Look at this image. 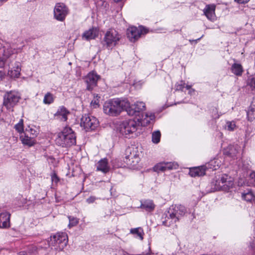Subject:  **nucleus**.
I'll list each match as a JSON object with an SVG mask.
<instances>
[{"mask_svg": "<svg viewBox=\"0 0 255 255\" xmlns=\"http://www.w3.org/2000/svg\"><path fill=\"white\" fill-rule=\"evenodd\" d=\"M55 142L56 145L63 147L71 146L76 143L75 134L71 128L65 127L56 134Z\"/></svg>", "mask_w": 255, "mask_h": 255, "instance_id": "obj_1", "label": "nucleus"}, {"mask_svg": "<svg viewBox=\"0 0 255 255\" xmlns=\"http://www.w3.org/2000/svg\"><path fill=\"white\" fill-rule=\"evenodd\" d=\"M233 186V178L225 174L216 176L211 183V188L214 191H228Z\"/></svg>", "mask_w": 255, "mask_h": 255, "instance_id": "obj_2", "label": "nucleus"}, {"mask_svg": "<svg viewBox=\"0 0 255 255\" xmlns=\"http://www.w3.org/2000/svg\"><path fill=\"white\" fill-rule=\"evenodd\" d=\"M68 241V236L66 233H58L50 237L48 240V244L52 250L59 251L66 246Z\"/></svg>", "mask_w": 255, "mask_h": 255, "instance_id": "obj_3", "label": "nucleus"}, {"mask_svg": "<svg viewBox=\"0 0 255 255\" xmlns=\"http://www.w3.org/2000/svg\"><path fill=\"white\" fill-rule=\"evenodd\" d=\"M139 128V120L129 119L123 121L120 126V132L126 137L132 136Z\"/></svg>", "mask_w": 255, "mask_h": 255, "instance_id": "obj_4", "label": "nucleus"}, {"mask_svg": "<svg viewBox=\"0 0 255 255\" xmlns=\"http://www.w3.org/2000/svg\"><path fill=\"white\" fill-rule=\"evenodd\" d=\"M125 163L129 167H136L140 161L139 153L137 148L134 146H128L126 150Z\"/></svg>", "mask_w": 255, "mask_h": 255, "instance_id": "obj_5", "label": "nucleus"}, {"mask_svg": "<svg viewBox=\"0 0 255 255\" xmlns=\"http://www.w3.org/2000/svg\"><path fill=\"white\" fill-rule=\"evenodd\" d=\"M20 99L19 94L14 91L5 93L3 96V105L9 111H13V107L16 106Z\"/></svg>", "mask_w": 255, "mask_h": 255, "instance_id": "obj_6", "label": "nucleus"}, {"mask_svg": "<svg viewBox=\"0 0 255 255\" xmlns=\"http://www.w3.org/2000/svg\"><path fill=\"white\" fill-rule=\"evenodd\" d=\"M121 35L114 29H109L105 33L103 39V44L109 49H112L118 43Z\"/></svg>", "mask_w": 255, "mask_h": 255, "instance_id": "obj_7", "label": "nucleus"}, {"mask_svg": "<svg viewBox=\"0 0 255 255\" xmlns=\"http://www.w3.org/2000/svg\"><path fill=\"white\" fill-rule=\"evenodd\" d=\"M119 99L109 100L105 103L103 110L105 114L112 116H116L121 113V108L119 106Z\"/></svg>", "mask_w": 255, "mask_h": 255, "instance_id": "obj_8", "label": "nucleus"}, {"mask_svg": "<svg viewBox=\"0 0 255 255\" xmlns=\"http://www.w3.org/2000/svg\"><path fill=\"white\" fill-rule=\"evenodd\" d=\"M98 125L99 122L98 120L89 114H85L81 118L80 126L86 131L94 130Z\"/></svg>", "mask_w": 255, "mask_h": 255, "instance_id": "obj_9", "label": "nucleus"}, {"mask_svg": "<svg viewBox=\"0 0 255 255\" xmlns=\"http://www.w3.org/2000/svg\"><path fill=\"white\" fill-rule=\"evenodd\" d=\"M68 9L63 3H57L54 8V17L57 20L63 21L68 14Z\"/></svg>", "mask_w": 255, "mask_h": 255, "instance_id": "obj_10", "label": "nucleus"}, {"mask_svg": "<svg viewBox=\"0 0 255 255\" xmlns=\"http://www.w3.org/2000/svg\"><path fill=\"white\" fill-rule=\"evenodd\" d=\"M147 32V30L143 27L137 28L135 26H131L127 29V34L130 41L134 42L140 37L141 34H145Z\"/></svg>", "mask_w": 255, "mask_h": 255, "instance_id": "obj_11", "label": "nucleus"}, {"mask_svg": "<svg viewBox=\"0 0 255 255\" xmlns=\"http://www.w3.org/2000/svg\"><path fill=\"white\" fill-rule=\"evenodd\" d=\"M186 213V209L182 205H172L168 211V214L172 217H174V220L178 221L180 218L184 216Z\"/></svg>", "mask_w": 255, "mask_h": 255, "instance_id": "obj_12", "label": "nucleus"}, {"mask_svg": "<svg viewBox=\"0 0 255 255\" xmlns=\"http://www.w3.org/2000/svg\"><path fill=\"white\" fill-rule=\"evenodd\" d=\"M145 109V105L142 102H137L131 105L130 108L128 110V114L129 116H139L140 112Z\"/></svg>", "mask_w": 255, "mask_h": 255, "instance_id": "obj_13", "label": "nucleus"}, {"mask_svg": "<svg viewBox=\"0 0 255 255\" xmlns=\"http://www.w3.org/2000/svg\"><path fill=\"white\" fill-rule=\"evenodd\" d=\"M100 76L94 72H90L85 77V82L87 83V89L92 90L97 85V82Z\"/></svg>", "mask_w": 255, "mask_h": 255, "instance_id": "obj_14", "label": "nucleus"}, {"mask_svg": "<svg viewBox=\"0 0 255 255\" xmlns=\"http://www.w3.org/2000/svg\"><path fill=\"white\" fill-rule=\"evenodd\" d=\"M215 9V4H207L203 10L204 14L209 20L214 21L216 18Z\"/></svg>", "mask_w": 255, "mask_h": 255, "instance_id": "obj_15", "label": "nucleus"}, {"mask_svg": "<svg viewBox=\"0 0 255 255\" xmlns=\"http://www.w3.org/2000/svg\"><path fill=\"white\" fill-rule=\"evenodd\" d=\"M10 214L7 212L0 214V228L7 229L10 227Z\"/></svg>", "mask_w": 255, "mask_h": 255, "instance_id": "obj_16", "label": "nucleus"}, {"mask_svg": "<svg viewBox=\"0 0 255 255\" xmlns=\"http://www.w3.org/2000/svg\"><path fill=\"white\" fill-rule=\"evenodd\" d=\"M70 114V112L65 107L61 106L54 114V117L61 121L65 122L67 120V117Z\"/></svg>", "mask_w": 255, "mask_h": 255, "instance_id": "obj_17", "label": "nucleus"}, {"mask_svg": "<svg viewBox=\"0 0 255 255\" xmlns=\"http://www.w3.org/2000/svg\"><path fill=\"white\" fill-rule=\"evenodd\" d=\"M154 119V115L151 113H144L141 115V118H137L136 121L139 120V127H145L147 126L150 122Z\"/></svg>", "mask_w": 255, "mask_h": 255, "instance_id": "obj_18", "label": "nucleus"}, {"mask_svg": "<svg viewBox=\"0 0 255 255\" xmlns=\"http://www.w3.org/2000/svg\"><path fill=\"white\" fill-rule=\"evenodd\" d=\"M207 167L206 166H201L192 168L190 169L189 174L191 177H199L205 174Z\"/></svg>", "mask_w": 255, "mask_h": 255, "instance_id": "obj_19", "label": "nucleus"}, {"mask_svg": "<svg viewBox=\"0 0 255 255\" xmlns=\"http://www.w3.org/2000/svg\"><path fill=\"white\" fill-rule=\"evenodd\" d=\"M97 170L100 171L104 173L109 171L110 167L108 163V161L106 158L101 159L97 164Z\"/></svg>", "mask_w": 255, "mask_h": 255, "instance_id": "obj_20", "label": "nucleus"}, {"mask_svg": "<svg viewBox=\"0 0 255 255\" xmlns=\"http://www.w3.org/2000/svg\"><path fill=\"white\" fill-rule=\"evenodd\" d=\"M99 31L96 28H92L84 32L82 35L83 38L89 40L95 39L98 36Z\"/></svg>", "mask_w": 255, "mask_h": 255, "instance_id": "obj_21", "label": "nucleus"}, {"mask_svg": "<svg viewBox=\"0 0 255 255\" xmlns=\"http://www.w3.org/2000/svg\"><path fill=\"white\" fill-rule=\"evenodd\" d=\"M20 139L22 143L29 147L33 146L36 143V140L34 137H29L26 133L21 135L20 136Z\"/></svg>", "mask_w": 255, "mask_h": 255, "instance_id": "obj_22", "label": "nucleus"}, {"mask_svg": "<svg viewBox=\"0 0 255 255\" xmlns=\"http://www.w3.org/2000/svg\"><path fill=\"white\" fill-rule=\"evenodd\" d=\"M130 233L133 235L136 238L142 240L144 235L143 230L141 227L132 228L130 230Z\"/></svg>", "mask_w": 255, "mask_h": 255, "instance_id": "obj_23", "label": "nucleus"}, {"mask_svg": "<svg viewBox=\"0 0 255 255\" xmlns=\"http://www.w3.org/2000/svg\"><path fill=\"white\" fill-rule=\"evenodd\" d=\"M140 208L146 211L150 212L154 210L155 205L151 200H146L141 204Z\"/></svg>", "mask_w": 255, "mask_h": 255, "instance_id": "obj_24", "label": "nucleus"}, {"mask_svg": "<svg viewBox=\"0 0 255 255\" xmlns=\"http://www.w3.org/2000/svg\"><path fill=\"white\" fill-rule=\"evenodd\" d=\"M20 64L19 62H17L15 63L14 69L9 71L8 74L12 78H17L20 75Z\"/></svg>", "mask_w": 255, "mask_h": 255, "instance_id": "obj_25", "label": "nucleus"}, {"mask_svg": "<svg viewBox=\"0 0 255 255\" xmlns=\"http://www.w3.org/2000/svg\"><path fill=\"white\" fill-rule=\"evenodd\" d=\"M174 217H172L171 215L169 214L168 216H166L165 220L162 221L163 225L167 227L173 226L174 224L178 221V220H174Z\"/></svg>", "mask_w": 255, "mask_h": 255, "instance_id": "obj_26", "label": "nucleus"}, {"mask_svg": "<svg viewBox=\"0 0 255 255\" xmlns=\"http://www.w3.org/2000/svg\"><path fill=\"white\" fill-rule=\"evenodd\" d=\"M247 117L250 121L255 119V104L254 103H252L249 107L247 112Z\"/></svg>", "mask_w": 255, "mask_h": 255, "instance_id": "obj_27", "label": "nucleus"}, {"mask_svg": "<svg viewBox=\"0 0 255 255\" xmlns=\"http://www.w3.org/2000/svg\"><path fill=\"white\" fill-rule=\"evenodd\" d=\"M232 71L236 75H241L243 72L242 65L239 64H234L232 66Z\"/></svg>", "mask_w": 255, "mask_h": 255, "instance_id": "obj_28", "label": "nucleus"}, {"mask_svg": "<svg viewBox=\"0 0 255 255\" xmlns=\"http://www.w3.org/2000/svg\"><path fill=\"white\" fill-rule=\"evenodd\" d=\"M242 197L244 200L248 202L252 201L254 198V196L253 192L249 190L242 193Z\"/></svg>", "mask_w": 255, "mask_h": 255, "instance_id": "obj_29", "label": "nucleus"}, {"mask_svg": "<svg viewBox=\"0 0 255 255\" xmlns=\"http://www.w3.org/2000/svg\"><path fill=\"white\" fill-rule=\"evenodd\" d=\"M119 101L120 102L119 106L121 108V112L122 110H125L128 113V110L131 107L129 102L127 100H121L119 99Z\"/></svg>", "mask_w": 255, "mask_h": 255, "instance_id": "obj_30", "label": "nucleus"}, {"mask_svg": "<svg viewBox=\"0 0 255 255\" xmlns=\"http://www.w3.org/2000/svg\"><path fill=\"white\" fill-rule=\"evenodd\" d=\"M228 154L232 157L236 156L239 150V147L237 145H230L228 147Z\"/></svg>", "mask_w": 255, "mask_h": 255, "instance_id": "obj_31", "label": "nucleus"}, {"mask_svg": "<svg viewBox=\"0 0 255 255\" xmlns=\"http://www.w3.org/2000/svg\"><path fill=\"white\" fill-rule=\"evenodd\" d=\"M54 96L51 93H47L43 99V103L46 105H49L54 102Z\"/></svg>", "mask_w": 255, "mask_h": 255, "instance_id": "obj_32", "label": "nucleus"}, {"mask_svg": "<svg viewBox=\"0 0 255 255\" xmlns=\"http://www.w3.org/2000/svg\"><path fill=\"white\" fill-rule=\"evenodd\" d=\"M165 165L164 166V171L168 170H172L177 169L178 167V165L176 162H164Z\"/></svg>", "mask_w": 255, "mask_h": 255, "instance_id": "obj_33", "label": "nucleus"}, {"mask_svg": "<svg viewBox=\"0 0 255 255\" xmlns=\"http://www.w3.org/2000/svg\"><path fill=\"white\" fill-rule=\"evenodd\" d=\"M161 133L159 130L154 131L152 134V141L155 144L159 142L160 140Z\"/></svg>", "mask_w": 255, "mask_h": 255, "instance_id": "obj_34", "label": "nucleus"}, {"mask_svg": "<svg viewBox=\"0 0 255 255\" xmlns=\"http://www.w3.org/2000/svg\"><path fill=\"white\" fill-rule=\"evenodd\" d=\"M14 128L19 133H22L23 132V121L22 119H20L18 123L15 125Z\"/></svg>", "mask_w": 255, "mask_h": 255, "instance_id": "obj_35", "label": "nucleus"}, {"mask_svg": "<svg viewBox=\"0 0 255 255\" xmlns=\"http://www.w3.org/2000/svg\"><path fill=\"white\" fill-rule=\"evenodd\" d=\"M68 219L69 220V223L68 225L69 228L76 226L79 223V219L77 218L69 216Z\"/></svg>", "mask_w": 255, "mask_h": 255, "instance_id": "obj_36", "label": "nucleus"}, {"mask_svg": "<svg viewBox=\"0 0 255 255\" xmlns=\"http://www.w3.org/2000/svg\"><path fill=\"white\" fill-rule=\"evenodd\" d=\"M236 128V126L234 121H228L226 123V129L229 131L234 130Z\"/></svg>", "mask_w": 255, "mask_h": 255, "instance_id": "obj_37", "label": "nucleus"}, {"mask_svg": "<svg viewBox=\"0 0 255 255\" xmlns=\"http://www.w3.org/2000/svg\"><path fill=\"white\" fill-rule=\"evenodd\" d=\"M165 165L164 162H161L157 164L153 167L154 171L155 172L164 171V166Z\"/></svg>", "mask_w": 255, "mask_h": 255, "instance_id": "obj_38", "label": "nucleus"}, {"mask_svg": "<svg viewBox=\"0 0 255 255\" xmlns=\"http://www.w3.org/2000/svg\"><path fill=\"white\" fill-rule=\"evenodd\" d=\"M217 162V160H211L208 163V167L213 170H217L219 167V165L218 163H217V165L216 164Z\"/></svg>", "mask_w": 255, "mask_h": 255, "instance_id": "obj_39", "label": "nucleus"}, {"mask_svg": "<svg viewBox=\"0 0 255 255\" xmlns=\"http://www.w3.org/2000/svg\"><path fill=\"white\" fill-rule=\"evenodd\" d=\"M185 83L181 81L180 83H177L175 85L176 90H182L184 87Z\"/></svg>", "mask_w": 255, "mask_h": 255, "instance_id": "obj_40", "label": "nucleus"}, {"mask_svg": "<svg viewBox=\"0 0 255 255\" xmlns=\"http://www.w3.org/2000/svg\"><path fill=\"white\" fill-rule=\"evenodd\" d=\"M249 85L253 89H255V76L250 79Z\"/></svg>", "mask_w": 255, "mask_h": 255, "instance_id": "obj_41", "label": "nucleus"}, {"mask_svg": "<svg viewBox=\"0 0 255 255\" xmlns=\"http://www.w3.org/2000/svg\"><path fill=\"white\" fill-rule=\"evenodd\" d=\"M51 180L53 183H57L59 180L57 175L54 173L51 175Z\"/></svg>", "mask_w": 255, "mask_h": 255, "instance_id": "obj_42", "label": "nucleus"}, {"mask_svg": "<svg viewBox=\"0 0 255 255\" xmlns=\"http://www.w3.org/2000/svg\"><path fill=\"white\" fill-rule=\"evenodd\" d=\"M26 131L29 132L30 134L32 135V137H34V138L37 135V131L32 128H30L29 130L26 129Z\"/></svg>", "mask_w": 255, "mask_h": 255, "instance_id": "obj_43", "label": "nucleus"}, {"mask_svg": "<svg viewBox=\"0 0 255 255\" xmlns=\"http://www.w3.org/2000/svg\"><path fill=\"white\" fill-rule=\"evenodd\" d=\"M91 105L92 106H93L94 108H96L99 106V101L98 99H94V100L92 101L91 103Z\"/></svg>", "mask_w": 255, "mask_h": 255, "instance_id": "obj_44", "label": "nucleus"}, {"mask_svg": "<svg viewBox=\"0 0 255 255\" xmlns=\"http://www.w3.org/2000/svg\"><path fill=\"white\" fill-rule=\"evenodd\" d=\"M95 200H96V197L91 196V197H90L89 198H88V199H87L86 201H87V203L90 204V203H93L95 201Z\"/></svg>", "mask_w": 255, "mask_h": 255, "instance_id": "obj_45", "label": "nucleus"}, {"mask_svg": "<svg viewBox=\"0 0 255 255\" xmlns=\"http://www.w3.org/2000/svg\"><path fill=\"white\" fill-rule=\"evenodd\" d=\"M235 1L237 2L238 3L240 4H243V3H246L248 2L250 0H234Z\"/></svg>", "mask_w": 255, "mask_h": 255, "instance_id": "obj_46", "label": "nucleus"}, {"mask_svg": "<svg viewBox=\"0 0 255 255\" xmlns=\"http://www.w3.org/2000/svg\"><path fill=\"white\" fill-rule=\"evenodd\" d=\"M251 248L252 249L254 253H255V242L254 241L251 244Z\"/></svg>", "mask_w": 255, "mask_h": 255, "instance_id": "obj_47", "label": "nucleus"}, {"mask_svg": "<svg viewBox=\"0 0 255 255\" xmlns=\"http://www.w3.org/2000/svg\"><path fill=\"white\" fill-rule=\"evenodd\" d=\"M213 117H214V118L217 119V118H219V117L220 116V115H218V114H217V115H215H215H213Z\"/></svg>", "mask_w": 255, "mask_h": 255, "instance_id": "obj_48", "label": "nucleus"}, {"mask_svg": "<svg viewBox=\"0 0 255 255\" xmlns=\"http://www.w3.org/2000/svg\"><path fill=\"white\" fill-rule=\"evenodd\" d=\"M4 64V62L2 61V62H0V66L2 67Z\"/></svg>", "mask_w": 255, "mask_h": 255, "instance_id": "obj_49", "label": "nucleus"}, {"mask_svg": "<svg viewBox=\"0 0 255 255\" xmlns=\"http://www.w3.org/2000/svg\"><path fill=\"white\" fill-rule=\"evenodd\" d=\"M186 88L187 89L189 90L191 88V86L189 85H186Z\"/></svg>", "mask_w": 255, "mask_h": 255, "instance_id": "obj_50", "label": "nucleus"}, {"mask_svg": "<svg viewBox=\"0 0 255 255\" xmlns=\"http://www.w3.org/2000/svg\"><path fill=\"white\" fill-rule=\"evenodd\" d=\"M200 39H201V38H199L197 39V40H196L195 41H197L198 40H199ZM195 41V40H190V41L191 42H192V41Z\"/></svg>", "mask_w": 255, "mask_h": 255, "instance_id": "obj_51", "label": "nucleus"}, {"mask_svg": "<svg viewBox=\"0 0 255 255\" xmlns=\"http://www.w3.org/2000/svg\"><path fill=\"white\" fill-rule=\"evenodd\" d=\"M2 76V73L1 71H0V80L1 79Z\"/></svg>", "mask_w": 255, "mask_h": 255, "instance_id": "obj_52", "label": "nucleus"}, {"mask_svg": "<svg viewBox=\"0 0 255 255\" xmlns=\"http://www.w3.org/2000/svg\"><path fill=\"white\" fill-rule=\"evenodd\" d=\"M115 2H119L120 1H121L122 0H114Z\"/></svg>", "mask_w": 255, "mask_h": 255, "instance_id": "obj_53", "label": "nucleus"}, {"mask_svg": "<svg viewBox=\"0 0 255 255\" xmlns=\"http://www.w3.org/2000/svg\"><path fill=\"white\" fill-rule=\"evenodd\" d=\"M7 0H0V1H1V2H5V1H6Z\"/></svg>", "mask_w": 255, "mask_h": 255, "instance_id": "obj_54", "label": "nucleus"}, {"mask_svg": "<svg viewBox=\"0 0 255 255\" xmlns=\"http://www.w3.org/2000/svg\"><path fill=\"white\" fill-rule=\"evenodd\" d=\"M189 93L191 94L192 93L191 90L189 91Z\"/></svg>", "mask_w": 255, "mask_h": 255, "instance_id": "obj_55", "label": "nucleus"}]
</instances>
